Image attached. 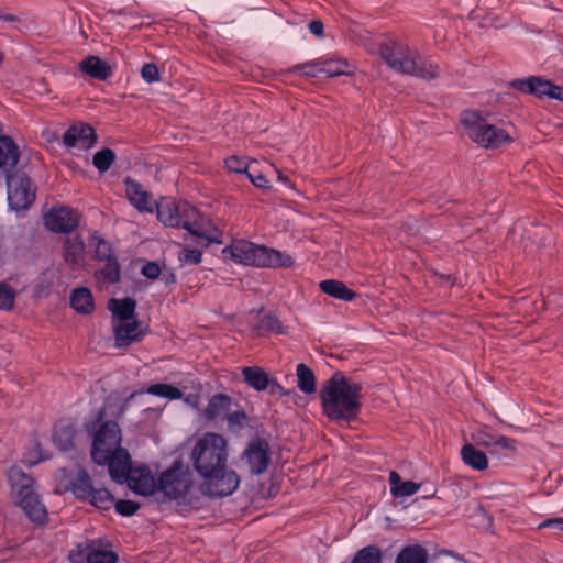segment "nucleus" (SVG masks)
Masks as SVG:
<instances>
[{"mask_svg": "<svg viewBox=\"0 0 563 563\" xmlns=\"http://www.w3.org/2000/svg\"><path fill=\"white\" fill-rule=\"evenodd\" d=\"M228 442L218 433L208 432L200 438L191 452L196 471L203 477L200 490L210 497H224L235 492L240 478L227 468Z\"/></svg>", "mask_w": 563, "mask_h": 563, "instance_id": "f257e3e1", "label": "nucleus"}, {"mask_svg": "<svg viewBox=\"0 0 563 563\" xmlns=\"http://www.w3.org/2000/svg\"><path fill=\"white\" fill-rule=\"evenodd\" d=\"M108 475L141 496H151L156 490V479L150 467L133 463L130 452L122 446L121 429L114 421H108Z\"/></svg>", "mask_w": 563, "mask_h": 563, "instance_id": "f03ea898", "label": "nucleus"}, {"mask_svg": "<svg viewBox=\"0 0 563 563\" xmlns=\"http://www.w3.org/2000/svg\"><path fill=\"white\" fill-rule=\"evenodd\" d=\"M362 385L336 372L320 389L323 413L333 421L354 420L361 410Z\"/></svg>", "mask_w": 563, "mask_h": 563, "instance_id": "7ed1b4c3", "label": "nucleus"}, {"mask_svg": "<svg viewBox=\"0 0 563 563\" xmlns=\"http://www.w3.org/2000/svg\"><path fill=\"white\" fill-rule=\"evenodd\" d=\"M382 59L395 71L413 76L426 81L440 77V66L423 57L417 49L400 42L383 43L379 46Z\"/></svg>", "mask_w": 563, "mask_h": 563, "instance_id": "20e7f679", "label": "nucleus"}, {"mask_svg": "<svg viewBox=\"0 0 563 563\" xmlns=\"http://www.w3.org/2000/svg\"><path fill=\"white\" fill-rule=\"evenodd\" d=\"M10 499L36 523L46 521L47 511L35 490L34 479L21 468L13 466L8 472Z\"/></svg>", "mask_w": 563, "mask_h": 563, "instance_id": "39448f33", "label": "nucleus"}, {"mask_svg": "<svg viewBox=\"0 0 563 563\" xmlns=\"http://www.w3.org/2000/svg\"><path fill=\"white\" fill-rule=\"evenodd\" d=\"M222 256L235 263L258 267H290L294 264L290 255L245 240H239L225 246L222 250Z\"/></svg>", "mask_w": 563, "mask_h": 563, "instance_id": "423d86ee", "label": "nucleus"}, {"mask_svg": "<svg viewBox=\"0 0 563 563\" xmlns=\"http://www.w3.org/2000/svg\"><path fill=\"white\" fill-rule=\"evenodd\" d=\"M157 219L166 227L183 228L195 236H205L200 224V214L186 201L175 202L162 198L155 203Z\"/></svg>", "mask_w": 563, "mask_h": 563, "instance_id": "0eeeda50", "label": "nucleus"}, {"mask_svg": "<svg viewBox=\"0 0 563 563\" xmlns=\"http://www.w3.org/2000/svg\"><path fill=\"white\" fill-rule=\"evenodd\" d=\"M464 133L476 144L485 148H497L511 142L510 135L503 129L490 124L475 111H464L461 117Z\"/></svg>", "mask_w": 563, "mask_h": 563, "instance_id": "6e6552de", "label": "nucleus"}, {"mask_svg": "<svg viewBox=\"0 0 563 563\" xmlns=\"http://www.w3.org/2000/svg\"><path fill=\"white\" fill-rule=\"evenodd\" d=\"M55 479L56 492L70 490L77 498L88 499L97 508H104L106 499L102 490L92 487L90 478L84 470L79 467L74 470L60 468L56 473Z\"/></svg>", "mask_w": 563, "mask_h": 563, "instance_id": "1a4fd4ad", "label": "nucleus"}, {"mask_svg": "<svg viewBox=\"0 0 563 563\" xmlns=\"http://www.w3.org/2000/svg\"><path fill=\"white\" fill-rule=\"evenodd\" d=\"M192 474L180 461L164 471L156 482V489L161 490L169 499H185L192 487Z\"/></svg>", "mask_w": 563, "mask_h": 563, "instance_id": "9d476101", "label": "nucleus"}, {"mask_svg": "<svg viewBox=\"0 0 563 563\" xmlns=\"http://www.w3.org/2000/svg\"><path fill=\"white\" fill-rule=\"evenodd\" d=\"M84 432L90 441V457L97 465H106V411L99 408L84 423Z\"/></svg>", "mask_w": 563, "mask_h": 563, "instance_id": "9b49d317", "label": "nucleus"}, {"mask_svg": "<svg viewBox=\"0 0 563 563\" xmlns=\"http://www.w3.org/2000/svg\"><path fill=\"white\" fill-rule=\"evenodd\" d=\"M240 461L246 465L251 475L264 474L271 463L269 444L267 440L261 437L252 439L242 452Z\"/></svg>", "mask_w": 563, "mask_h": 563, "instance_id": "f8f14e48", "label": "nucleus"}, {"mask_svg": "<svg viewBox=\"0 0 563 563\" xmlns=\"http://www.w3.org/2000/svg\"><path fill=\"white\" fill-rule=\"evenodd\" d=\"M35 199V188L24 174L8 176V201L12 209H26Z\"/></svg>", "mask_w": 563, "mask_h": 563, "instance_id": "ddd939ff", "label": "nucleus"}, {"mask_svg": "<svg viewBox=\"0 0 563 563\" xmlns=\"http://www.w3.org/2000/svg\"><path fill=\"white\" fill-rule=\"evenodd\" d=\"M96 141L95 130L82 122L70 125L63 135V144L68 151H88L95 146Z\"/></svg>", "mask_w": 563, "mask_h": 563, "instance_id": "4468645a", "label": "nucleus"}, {"mask_svg": "<svg viewBox=\"0 0 563 563\" xmlns=\"http://www.w3.org/2000/svg\"><path fill=\"white\" fill-rule=\"evenodd\" d=\"M69 563H106V543L102 539L88 540L73 548Z\"/></svg>", "mask_w": 563, "mask_h": 563, "instance_id": "2eb2a0df", "label": "nucleus"}, {"mask_svg": "<svg viewBox=\"0 0 563 563\" xmlns=\"http://www.w3.org/2000/svg\"><path fill=\"white\" fill-rule=\"evenodd\" d=\"M80 216L67 207H54L44 217L45 227L53 232H68L79 223Z\"/></svg>", "mask_w": 563, "mask_h": 563, "instance_id": "dca6fc26", "label": "nucleus"}, {"mask_svg": "<svg viewBox=\"0 0 563 563\" xmlns=\"http://www.w3.org/2000/svg\"><path fill=\"white\" fill-rule=\"evenodd\" d=\"M114 346L118 349H126L131 344L139 343L145 336L142 329V322L133 319L124 322L112 323Z\"/></svg>", "mask_w": 563, "mask_h": 563, "instance_id": "f3484780", "label": "nucleus"}, {"mask_svg": "<svg viewBox=\"0 0 563 563\" xmlns=\"http://www.w3.org/2000/svg\"><path fill=\"white\" fill-rule=\"evenodd\" d=\"M124 184L126 187L125 194L131 205L140 212L152 213L156 203V201L153 200L152 195L144 190L140 183L131 179L130 177L124 179Z\"/></svg>", "mask_w": 563, "mask_h": 563, "instance_id": "a211bd4d", "label": "nucleus"}, {"mask_svg": "<svg viewBox=\"0 0 563 563\" xmlns=\"http://www.w3.org/2000/svg\"><path fill=\"white\" fill-rule=\"evenodd\" d=\"M234 407H239V404L230 396L217 394L209 400L202 415L208 421L223 420Z\"/></svg>", "mask_w": 563, "mask_h": 563, "instance_id": "6ab92c4d", "label": "nucleus"}, {"mask_svg": "<svg viewBox=\"0 0 563 563\" xmlns=\"http://www.w3.org/2000/svg\"><path fill=\"white\" fill-rule=\"evenodd\" d=\"M108 310L111 312V323L124 322L136 317V301L131 297L111 298L108 300Z\"/></svg>", "mask_w": 563, "mask_h": 563, "instance_id": "aec40b11", "label": "nucleus"}, {"mask_svg": "<svg viewBox=\"0 0 563 563\" xmlns=\"http://www.w3.org/2000/svg\"><path fill=\"white\" fill-rule=\"evenodd\" d=\"M20 152L16 144L9 136H0V169L8 173L19 162Z\"/></svg>", "mask_w": 563, "mask_h": 563, "instance_id": "412c9836", "label": "nucleus"}, {"mask_svg": "<svg viewBox=\"0 0 563 563\" xmlns=\"http://www.w3.org/2000/svg\"><path fill=\"white\" fill-rule=\"evenodd\" d=\"M461 459L465 465L475 471H485L488 467L486 454L471 443H466L462 446Z\"/></svg>", "mask_w": 563, "mask_h": 563, "instance_id": "4be33fe9", "label": "nucleus"}, {"mask_svg": "<svg viewBox=\"0 0 563 563\" xmlns=\"http://www.w3.org/2000/svg\"><path fill=\"white\" fill-rule=\"evenodd\" d=\"M78 69L92 79L106 80V63L97 56L85 57L78 63Z\"/></svg>", "mask_w": 563, "mask_h": 563, "instance_id": "5701e85b", "label": "nucleus"}, {"mask_svg": "<svg viewBox=\"0 0 563 563\" xmlns=\"http://www.w3.org/2000/svg\"><path fill=\"white\" fill-rule=\"evenodd\" d=\"M319 286L324 294L335 299L352 301L356 297V294L340 280L327 279L321 282Z\"/></svg>", "mask_w": 563, "mask_h": 563, "instance_id": "b1692460", "label": "nucleus"}, {"mask_svg": "<svg viewBox=\"0 0 563 563\" xmlns=\"http://www.w3.org/2000/svg\"><path fill=\"white\" fill-rule=\"evenodd\" d=\"M76 430L70 424H57L54 429L52 441L60 451L74 448Z\"/></svg>", "mask_w": 563, "mask_h": 563, "instance_id": "393cba45", "label": "nucleus"}, {"mask_svg": "<svg viewBox=\"0 0 563 563\" xmlns=\"http://www.w3.org/2000/svg\"><path fill=\"white\" fill-rule=\"evenodd\" d=\"M429 553L420 544L404 547L398 553L395 563H427Z\"/></svg>", "mask_w": 563, "mask_h": 563, "instance_id": "a878e982", "label": "nucleus"}, {"mask_svg": "<svg viewBox=\"0 0 563 563\" xmlns=\"http://www.w3.org/2000/svg\"><path fill=\"white\" fill-rule=\"evenodd\" d=\"M242 374L245 383L255 390H265L269 386V376L261 367H244Z\"/></svg>", "mask_w": 563, "mask_h": 563, "instance_id": "bb28decb", "label": "nucleus"}, {"mask_svg": "<svg viewBox=\"0 0 563 563\" xmlns=\"http://www.w3.org/2000/svg\"><path fill=\"white\" fill-rule=\"evenodd\" d=\"M70 305L78 312L88 314L93 310V299L91 292L87 288H78L73 290L70 296Z\"/></svg>", "mask_w": 563, "mask_h": 563, "instance_id": "cd10ccee", "label": "nucleus"}, {"mask_svg": "<svg viewBox=\"0 0 563 563\" xmlns=\"http://www.w3.org/2000/svg\"><path fill=\"white\" fill-rule=\"evenodd\" d=\"M85 246L78 236L68 238L65 243V260L73 266H79L84 260Z\"/></svg>", "mask_w": 563, "mask_h": 563, "instance_id": "c85d7f7f", "label": "nucleus"}, {"mask_svg": "<svg viewBox=\"0 0 563 563\" xmlns=\"http://www.w3.org/2000/svg\"><path fill=\"white\" fill-rule=\"evenodd\" d=\"M253 332L257 336H263L269 332L283 334L285 333V328L276 316L266 314L262 317L256 324H254Z\"/></svg>", "mask_w": 563, "mask_h": 563, "instance_id": "c756f323", "label": "nucleus"}, {"mask_svg": "<svg viewBox=\"0 0 563 563\" xmlns=\"http://www.w3.org/2000/svg\"><path fill=\"white\" fill-rule=\"evenodd\" d=\"M298 388L305 394H312L317 389L313 372L303 363L297 365Z\"/></svg>", "mask_w": 563, "mask_h": 563, "instance_id": "7c9ffc66", "label": "nucleus"}, {"mask_svg": "<svg viewBox=\"0 0 563 563\" xmlns=\"http://www.w3.org/2000/svg\"><path fill=\"white\" fill-rule=\"evenodd\" d=\"M383 553L376 545H367L358 550L351 563H382Z\"/></svg>", "mask_w": 563, "mask_h": 563, "instance_id": "2f4dec72", "label": "nucleus"}, {"mask_svg": "<svg viewBox=\"0 0 563 563\" xmlns=\"http://www.w3.org/2000/svg\"><path fill=\"white\" fill-rule=\"evenodd\" d=\"M322 70L328 77H336L341 75H350L349 64L345 59L334 58L328 59L323 58Z\"/></svg>", "mask_w": 563, "mask_h": 563, "instance_id": "473e14b6", "label": "nucleus"}, {"mask_svg": "<svg viewBox=\"0 0 563 563\" xmlns=\"http://www.w3.org/2000/svg\"><path fill=\"white\" fill-rule=\"evenodd\" d=\"M146 391L151 395L170 400L180 399L183 397V393L179 388L168 384H152Z\"/></svg>", "mask_w": 563, "mask_h": 563, "instance_id": "72a5a7b5", "label": "nucleus"}, {"mask_svg": "<svg viewBox=\"0 0 563 563\" xmlns=\"http://www.w3.org/2000/svg\"><path fill=\"white\" fill-rule=\"evenodd\" d=\"M321 65H323V57L295 65L288 70V73L297 74L299 70H301L303 76L317 78L319 74L324 73Z\"/></svg>", "mask_w": 563, "mask_h": 563, "instance_id": "f704fd0d", "label": "nucleus"}, {"mask_svg": "<svg viewBox=\"0 0 563 563\" xmlns=\"http://www.w3.org/2000/svg\"><path fill=\"white\" fill-rule=\"evenodd\" d=\"M223 420L227 421L228 429L232 431H239L249 423V417L244 410L240 409V406L234 407Z\"/></svg>", "mask_w": 563, "mask_h": 563, "instance_id": "c9c22d12", "label": "nucleus"}, {"mask_svg": "<svg viewBox=\"0 0 563 563\" xmlns=\"http://www.w3.org/2000/svg\"><path fill=\"white\" fill-rule=\"evenodd\" d=\"M108 500L113 501L115 511L119 515L124 516V517L134 515L140 508V504L132 501V500H128V499L115 500L114 496L112 494H110L109 492H108Z\"/></svg>", "mask_w": 563, "mask_h": 563, "instance_id": "e433bc0d", "label": "nucleus"}, {"mask_svg": "<svg viewBox=\"0 0 563 563\" xmlns=\"http://www.w3.org/2000/svg\"><path fill=\"white\" fill-rule=\"evenodd\" d=\"M16 292L7 283H0V310L9 311L13 309Z\"/></svg>", "mask_w": 563, "mask_h": 563, "instance_id": "4c0bfd02", "label": "nucleus"}, {"mask_svg": "<svg viewBox=\"0 0 563 563\" xmlns=\"http://www.w3.org/2000/svg\"><path fill=\"white\" fill-rule=\"evenodd\" d=\"M202 253L198 250L183 249L178 254L181 265H197L201 262Z\"/></svg>", "mask_w": 563, "mask_h": 563, "instance_id": "58836bf2", "label": "nucleus"}, {"mask_svg": "<svg viewBox=\"0 0 563 563\" xmlns=\"http://www.w3.org/2000/svg\"><path fill=\"white\" fill-rule=\"evenodd\" d=\"M419 488H420L419 484H417L412 481H406V482H402L399 486L391 487V494L395 497L411 496L415 493H417Z\"/></svg>", "mask_w": 563, "mask_h": 563, "instance_id": "ea45409f", "label": "nucleus"}, {"mask_svg": "<svg viewBox=\"0 0 563 563\" xmlns=\"http://www.w3.org/2000/svg\"><path fill=\"white\" fill-rule=\"evenodd\" d=\"M551 81L542 79L541 77L531 76L530 93L539 97L547 96Z\"/></svg>", "mask_w": 563, "mask_h": 563, "instance_id": "a19ab883", "label": "nucleus"}, {"mask_svg": "<svg viewBox=\"0 0 563 563\" xmlns=\"http://www.w3.org/2000/svg\"><path fill=\"white\" fill-rule=\"evenodd\" d=\"M225 166L229 170L238 174H247L249 165L238 156H232L225 159Z\"/></svg>", "mask_w": 563, "mask_h": 563, "instance_id": "79ce46f5", "label": "nucleus"}, {"mask_svg": "<svg viewBox=\"0 0 563 563\" xmlns=\"http://www.w3.org/2000/svg\"><path fill=\"white\" fill-rule=\"evenodd\" d=\"M143 79L147 82H154L159 80V71L155 64H145L141 69Z\"/></svg>", "mask_w": 563, "mask_h": 563, "instance_id": "37998d69", "label": "nucleus"}, {"mask_svg": "<svg viewBox=\"0 0 563 563\" xmlns=\"http://www.w3.org/2000/svg\"><path fill=\"white\" fill-rule=\"evenodd\" d=\"M473 440L476 444L485 448H490L495 444L496 438L488 433L486 430H479L475 434H473Z\"/></svg>", "mask_w": 563, "mask_h": 563, "instance_id": "c03bdc74", "label": "nucleus"}, {"mask_svg": "<svg viewBox=\"0 0 563 563\" xmlns=\"http://www.w3.org/2000/svg\"><path fill=\"white\" fill-rule=\"evenodd\" d=\"M120 278V269L115 258L108 254V283H115Z\"/></svg>", "mask_w": 563, "mask_h": 563, "instance_id": "a18cd8bd", "label": "nucleus"}, {"mask_svg": "<svg viewBox=\"0 0 563 563\" xmlns=\"http://www.w3.org/2000/svg\"><path fill=\"white\" fill-rule=\"evenodd\" d=\"M141 273L148 279L155 280L161 274V267L156 262H148L142 267Z\"/></svg>", "mask_w": 563, "mask_h": 563, "instance_id": "49530a36", "label": "nucleus"}, {"mask_svg": "<svg viewBox=\"0 0 563 563\" xmlns=\"http://www.w3.org/2000/svg\"><path fill=\"white\" fill-rule=\"evenodd\" d=\"M246 175L254 186H256L258 188H263V189L269 188V181L263 174L258 173L255 175V174L247 172Z\"/></svg>", "mask_w": 563, "mask_h": 563, "instance_id": "de8ad7c7", "label": "nucleus"}, {"mask_svg": "<svg viewBox=\"0 0 563 563\" xmlns=\"http://www.w3.org/2000/svg\"><path fill=\"white\" fill-rule=\"evenodd\" d=\"M509 86L516 90L530 93L531 76L527 79H515L510 81Z\"/></svg>", "mask_w": 563, "mask_h": 563, "instance_id": "09e8293b", "label": "nucleus"}, {"mask_svg": "<svg viewBox=\"0 0 563 563\" xmlns=\"http://www.w3.org/2000/svg\"><path fill=\"white\" fill-rule=\"evenodd\" d=\"M48 459L47 455H43L41 452V445L35 442L34 443V452H30L27 455V461L30 464H37L44 460Z\"/></svg>", "mask_w": 563, "mask_h": 563, "instance_id": "8fccbe9b", "label": "nucleus"}, {"mask_svg": "<svg viewBox=\"0 0 563 563\" xmlns=\"http://www.w3.org/2000/svg\"><path fill=\"white\" fill-rule=\"evenodd\" d=\"M494 445L500 446L508 451H515L516 450V440L508 438V437L500 435V437L496 438Z\"/></svg>", "mask_w": 563, "mask_h": 563, "instance_id": "3c124183", "label": "nucleus"}, {"mask_svg": "<svg viewBox=\"0 0 563 563\" xmlns=\"http://www.w3.org/2000/svg\"><path fill=\"white\" fill-rule=\"evenodd\" d=\"M102 244V239L97 236L96 234H92L89 241L88 246L93 250L96 256L100 260L103 258V254L100 251V246Z\"/></svg>", "mask_w": 563, "mask_h": 563, "instance_id": "603ef678", "label": "nucleus"}, {"mask_svg": "<svg viewBox=\"0 0 563 563\" xmlns=\"http://www.w3.org/2000/svg\"><path fill=\"white\" fill-rule=\"evenodd\" d=\"M93 165L103 173L106 170V148L100 150L93 156Z\"/></svg>", "mask_w": 563, "mask_h": 563, "instance_id": "864d4df0", "label": "nucleus"}, {"mask_svg": "<svg viewBox=\"0 0 563 563\" xmlns=\"http://www.w3.org/2000/svg\"><path fill=\"white\" fill-rule=\"evenodd\" d=\"M547 97L559 101H563V86H556L554 84H551Z\"/></svg>", "mask_w": 563, "mask_h": 563, "instance_id": "5fc2aeb1", "label": "nucleus"}, {"mask_svg": "<svg viewBox=\"0 0 563 563\" xmlns=\"http://www.w3.org/2000/svg\"><path fill=\"white\" fill-rule=\"evenodd\" d=\"M271 395H288L284 388L275 380L269 378V386L266 388Z\"/></svg>", "mask_w": 563, "mask_h": 563, "instance_id": "6e6d98bb", "label": "nucleus"}, {"mask_svg": "<svg viewBox=\"0 0 563 563\" xmlns=\"http://www.w3.org/2000/svg\"><path fill=\"white\" fill-rule=\"evenodd\" d=\"M309 30H310V32L312 34H314L317 36H322L323 35V30H324L322 21H320V20L311 21L309 23Z\"/></svg>", "mask_w": 563, "mask_h": 563, "instance_id": "4d7b16f0", "label": "nucleus"}, {"mask_svg": "<svg viewBox=\"0 0 563 563\" xmlns=\"http://www.w3.org/2000/svg\"><path fill=\"white\" fill-rule=\"evenodd\" d=\"M543 527H554L561 531H563V518H552L547 519L544 522H542L539 528Z\"/></svg>", "mask_w": 563, "mask_h": 563, "instance_id": "13d9d810", "label": "nucleus"}, {"mask_svg": "<svg viewBox=\"0 0 563 563\" xmlns=\"http://www.w3.org/2000/svg\"><path fill=\"white\" fill-rule=\"evenodd\" d=\"M389 482H390L391 487L399 486L402 483L400 475L395 471L390 472Z\"/></svg>", "mask_w": 563, "mask_h": 563, "instance_id": "bf43d9fd", "label": "nucleus"}, {"mask_svg": "<svg viewBox=\"0 0 563 563\" xmlns=\"http://www.w3.org/2000/svg\"><path fill=\"white\" fill-rule=\"evenodd\" d=\"M0 20L7 21V22H15V21H18V18L13 14L0 13Z\"/></svg>", "mask_w": 563, "mask_h": 563, "instance_id": "052dcab7", "label": "nucleus"}, {"mask_svg": "<svg viewBox=\"0 0 563 563\" xmlns=\"http://www.w3.org/2000/svg\"><path fill=\"white\" fill-rule=\"evenodd\" d=\"M114 161H115V153L112 150L108 148V169L112 166Z\"/></svg>", "mask_w": 563, "mask_h": 563, "instance_id": "680f3d73", "label": "nucleus"}, {"mask_svg": "<svg viewBox=\"0 0 563 563\" xmlns=\"http://www.w3.org/2000/svg\"><path fill=\"white\" fill-rule=\"evenodd\" d=\"M118 554L108 550V563H118Z\"/></svg>", "mask_w": 563, "mask_h": 563, "instance_id": "e2e57ef3", "label": "nucleus"}, {"mask_svg": "<svg viewBox=\"0 0 563 563\" xmlns=\"http://www.w3.org/2000/svg\"><path fill=\"white\" fill-rule=\"evenodd\" d=\"M132 397H133V394L129 395V396L125 398L124 402H123L122 405H120V406H119V415H122V413H123L126 402H128V401H129V399H131Z\"/></svg>", "mask_w": 563, "mask_h": 563, "instance_id": "0e129e2a", "label": "nucleus"}, {"mask_svg": "<svg viewBox=\"0 0 563 563\" xmlns=\"http://www.w3.org/2000/svg\"><path fill=\"white\" fill-rule=\"evenodd\" d=\"M175 280H176V278H175L174 274H169L168 276H165V283L166 284H174Z\"/></svg>", "mask_w": 563, "mask_h": 563, "instance_id": "69168bd1", "label": "nucleus"}, {"mask_svg": "<svg viewBox=\"0 0 563 563\" xmlns=\"http://www.w3.org/2000/svg\"><path fill=\"white\" fill-rule=\"evenodd\" d=\"M278 173V179L283 183H289V179L284 176L280 172H277Z\"/></svg>", "mask_w": 563, "mask_h": 563, "instance_id": "338daca9", "label": "nucleus"}, {"mask_svg": "<svg viewBox=\"0 0 563 563\" xmlns=\"http://www.w3.org/2000/svg\"><path fill=\"white\" fill-rule=\"evenodd\" d=\"M3 62V54L0 52V65L2 64Z\"/></svg>", "mask_w": 563, "mask_h": 563, "instance_id": "774afa93", "label": "nucleus"}]
</instances>
